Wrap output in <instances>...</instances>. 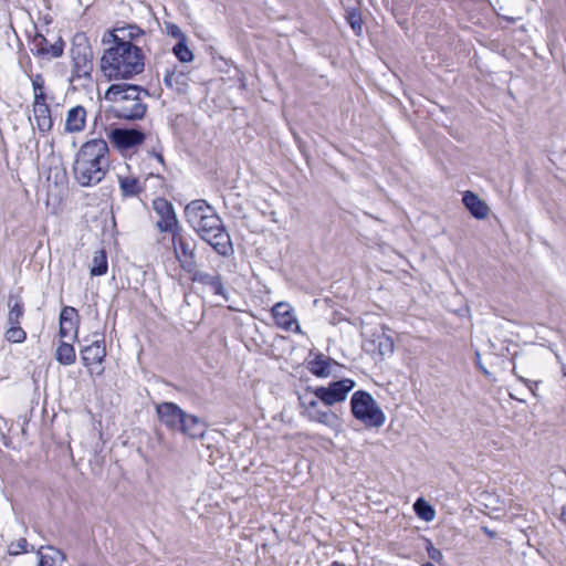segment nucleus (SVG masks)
Returning a JSON list of instances; mask_svg holds the SVG:
<instances>
[{"instance_id": "obj_14", "label": "nucleus", "mask_w": 566, "mask_h": 566, "mask_svg": "<svg viewBox=\"0 0 566 566\" xmlns=\"http://www.w3.org/2000/svg\"><path fill=\"white\" fill-rule=\"evenodd\" d=\"M156 413L163 424L171 430H177L185 411L174 402L164 401L156 406Z\"/></svg>"}, {"instance_id": "obj_11", "label": "nucleus", "mask_w": 566, "mask_h": 566, "mask_svg": "<svg viewBox=\"0 0 566 566\" xmlns=\"http://www.w3.org/2000/svg\"><path fill=\"white\" fill-rule=\"evenodd\" d=\"M364 349L371 355L384 357L394 353L392 337L384 328L374 332L365 342Z\"/></svg>"}, {"instance_id": "obj_28", "label": "nucleus", "mask_w": 566, "mask_h": 566, "mask_svg": "<svg viewBox=\"0 0 566 566\" xmlns=\"http://www.w3.org/2000/svg\"><path fill=\"white\" fill-rule=\"evenodd\" d=\"M32 87H33V104H32V106H39V104H46L44 81L41 75H34L32 77Z\"/></svg>"}, {"instance_id": "obj_20", "label": "nucleus", "mask_w": 566, "mask_h": 566, "mask_svg": "<svg viewBox=\"0 0 566 566\" xmlns=\"http://www.w3.org/2000/svg\"><path fill=\"white\" fill-rule=\"evenodd\" d=\"M191 273L195 282L209 286L214 295L220 296L223 301H228L227 291L223 287L220 275L196 270Z\"/></svg>"}, {"instance_id": "obj_13", "label": "nucleus", "mask_w": 566, "mask_h": 566, "mask_svg": "<svg viewBox=\"0 0 566 566\" xmlns=\"http://www.w3.org/2000/svg\"><path fill=\"white\" fill-rule=\"evenodd\" d=\"M109 139L120 150H127L142 145L145 135L137 129L115 128L109 133Z\"/></svg>"}, {"instance_id": "obj_2", "label": "nucleus", "mask_w": 566, "mask_h": 566, "mask_svg": "<svg viewBox=\"0 0 566 566\" xmlns=\"http://www.w3.org/2000/svg\"><path fill=\"white\" fill-rule=\"evenodd\" d=\"M187 222L208 242L213 250L221 255H229L232 252L230 235L226 231L222 220L214 209L205 200H193L185 208Z\"/></svg>"}, {"instance_id": "obj_18", "label": "nucleus", "mask_w": 566, "mask_h": 566, "mask_svg": "<svg viewBox=\"0 0 566 566\" xmlns=\"http://www.w3.org/2000/svg\"><path fill=\"white\" fill-rule=\"evenodd\" d=\"M87 112L83 106L71 107L65 115L64 132L69 134L81 133L86 126Z\"/></svg>"}, {"instance_id": "obj_27", "label": "nucleus", "mask_w": 566, "mask_h": 566, "mask_svg": "<svg viewBox=\"0 0 566 566\" xmlns=\"http://www.w3.org/2000/svg\"><path fill=\"white\" fill-rule=\"evenodd\" d=\"M8 325H20V321L23 316L22 304L17 298L10 297L8 301Z\"/></svg>"}, {"instance_id": "obj_3", "label": "nucleus", "mask_w": 566, "mask_h": 566, "mask_svg": "<svg viewBox=\"0 0 566 566\" xmlns=\"http://www.w3.org/2000/svg\"><path fill=\"white\" fill-rule=\"evenodd\" d=\"M109 167L108 146L104 139L94 138L84 143L76 154L74 177L82 186L98 184Z\"/></svg>"}, {"instance_id": "obj_37", "label": "nucleus", "mask_w": 566, "mask_h": 566, "mask_svg": "<svg viewBox=\"0 0 566 566\" xmlns=\"http://www.w3.org/2000/svg\"><path fill=\"white\" fill-rule=\"evenodd\" d=\"M350 25L354 30H360V19L356 15L350 17Z\"/></svg>"}, {"instance_id": "obj_7", "label": "nucleus", "mask_w": 566, "mask_h": 566, "mask_svg": "<svg viewBox=\"0 0 566 566\" xmlns=\"http://www.w3.org/2000/svg\"><path fill=\"white\" fill-rule=\"evenodd\" d=\"M355 387V381L344 378L333 381L328 386L316 388V396L321 399L325 407H331L337 402H342L347 398L348 392Z\"/></svg>"}, {"instance_id": "obj_26", "label": "nucleus", "mask_w": 566, "mask_h": 566, "mask_svg": "<svg viewBox=\"0 0 566 566\" xmlns=\"http://www.w3.org/2000/svg\"><path fill=\"white\" fill-rule=\"evenodd\" d=\"M56 360L62 365H72L75 359V350L73 346L67 342H62L56 349Z\"/></svg>"}, {"instance_id": "obj_17", "label": "nucleus", "mask_w": 566, "mask_h": 566, "mask_svg": "<svg viewBox=\"0 0 566 566\" xmlns=\"http://www.w3.org/2000/svg\"><path fill=\"white\" fill-rule=\"evenodd\" d=\"M176 431H180L190 439H202L207 431V424L201 418L185 412L180 427Z\"/></svg>"}, {"instance_id": "obj_8", "label": "nucleus", "mask_w": 566, "mask_h": 566, "mask_svg": "<svg viewBox=\"0 0 566 566\" xmlns=\"http://www.w3.org/2000/svg\"><path fill=\"white\" fill-rule=\"evenodd\" d=\"M172 233V249L180 266L191 273L196 270L195 251L189 240L181 233L180 229Z\"/></svg>"}, {"instance_id": "obj_23", "label": "nucleus", "mask_w": 566, "mask_h": 566, "mask_svg": "<svg viewBox=\"0 0 566 566\" xmlns=\"http://www.w3.org/2000/svg\"><path fill=\"white\" fill-rule=\"evenodd\" d=\"M73 67L74 72L78 76H88L92 71V61L87 48H83V51L78 48L72 50Z\"/></svg>"}, {"instance_id": "obj_39", "label": "nucleus", "mask_w": 566, "mask_h": 566, "mask_svg": "<svg viewBox=\"0 0 566 566\" xmlns=\"http://www.w3.org/2000/svg\"><path fill=\"white\" fill-rule=\"evenodd\" d=\"M331 566H345V565L343 563H340V562H333L331 564Z\"/></svg>"}, {"instance_id": "obj_21", "label": "nucleus", "mask_w": 566, "mask_h": 566, "mask_svg": "<svg viewBox=\"0 0 566 566\" xmlns=\"http://www.w3.org/2000/svg\"><path fill=\"white\" fill-rule=\"evenodd\" d=\"M462 202L470 213L476 219L482 220L488 218L490 214V207L488 203L472 191L464 192Z\"/></svg>"}, {"instance_id": "obj_16", "label": "nucleus", "mask_w": 566, "mask_h": 566, "mask_svg": "<svg viewBox=\"0 0 566 566\" xmlns=\"http://www.w3.org/2000/svg\"><path fill=\"white\" fill-rule=\"evenodd\" d=\"M32 129H38L41 134L49 133L53 127L51 109L48 104L32 106V116L29 117Z\"/></svg>"}, {"instance_id": "obj_29", "label": "nucleus", "mask_w": 566, "mask_h": 566, "mask_svg": "<svg viewBox=\"0 0 566 566\" xmlns=\"http://www.w3.org/2000/svg\"><path fill=\"white\" fill-rule=\"evenodd\" d=\"M44 42H45V39L42 35H39L34 39V44L36 46L39 54L50 55L52 57H59L62 54L63 49H62L61 44L55 43V44L51 45L50 48H46L45 45H43Z\"/></svg>"}, {"instance_id": "obj_34", "label": "nucleus", "mask_w": 566, "mask_h": 566, "mask_svg": "<svg viewBox=\"0 0 566 566\" xmlns=\"http://www.w3.org/2000/svg\"><path fill=\"white\" fill-rule=\"evenodd\" d=\"M28 548V542L25 538H19L15 542H12L8 546V552L10 555H18L20 553L27 552Z\"/></svg>"}, {"instance_id": "obj_30", "label": "nucleus", "mask_w": 566, "mask_h": 566, "mask_svg": "<svg viewBox=\"0 0 566 566\" xmlns=\"http://www.w3.org/2000/svg\"><path fill=\"white\" fill-rule=\"evenodd\" d=\"M413 509L417 515L426 522H431L436 516L433 507L423 499H418Z\"/></svg>"}, {"instance_id": "obj_15", "label": "nucleus", "mask_w": 566, "mask_h": 566, "mask_svg": "<svg viewBox=\"0 0 566 566\" xmlns=\"http://www.w3.org/2000/svg\"><path fill=\"white\" fill-rule=\"evenodd\" d=\"M78 331V314L72 306H65L60 314V331L59 335L62 339H73L77 337Z\"/></svg>"}, {"instance_id": "obj_1", "label": "nucleus", "mask_w": 566, "mask_h": 566, "mask_svg": "<svg viewBox=\"0 0 566 566\" xmlns=\"http://www.w3.org/2000/svg\"><path fill=\"white\" fill-rule=\"evenodd\" d=\"M143 36L136 24L115 27L104 34L108 48L101 57V72L108 81L130 80L144 71L145 55L137 45Z\"/></svg>"}, {"instance_id": "obj_36", "label": "nucleus", "mask_w": 566, "mask_h": 566, "mask_svg": "<svg viewBox=\"0 0 566 566\" xmlns=\"http://www.w3.org/2000/svg\"><path fill=\"white\" fill-rule=\"evenodd\" d=\"M426 549L430 559L436 560L438 563L442 562L443 555L441 551L436 548L430 541H428Z\"/></svg>"}, {"instance_id": "obj_5", "label": "nucleus", "mask_w": 566, "mask_h": 566, "mask_svg": "<svg viewBox=\"0 0 566 566\" xmlns=\"http://www.w3.org/2000/svg\"><path fill=\"white\" fill-rule=\"evenodd\" d=\"M353 416L366 427L379 428L386 422V416L373 396L364 390L354 392L350 399Z\"/></svg>"}, {"instance_id": "obj_38", "label": "nucleus", "mask_w": 566, "mask_h": 566, "mask_svg": "<svg viewBox=\"0 0 566 566\" xmlns=\"http://www.w3.org/2000/svg\"><path fill=\"white\" fill-rule=\"evenodd\" d=\"M562 521L566 524V506L563 507L560 513Z\"/></svg>"}, {"instance_id": "obj_31", "label": "nucleus", "mask_w": 566, "mask_h": 566, "mask_svg": "<svg viewBox=\"0 0 566 566\" xmlns=\"http://www.w3.org/2000/svg\"><path fill=\"white\" fill-rule=\"evenodd\" d=\"M176 57L182 63H189L193 60V53L189 49L187 41L177 42L172 48Z\"/></svg>"}, {"instance_id": "obj_6", "label": "nucleus", "mask_w": 566, "mask_h": 566, "mask_svg": "<svg viewBox=\"0 0 566 566\" xmlns=\"http://www.w3.org/2000/svg\"><path fill=\"white\" fill-rule=\"evenodd\" d=\"M300 406L302 408V415L308 420L322 423L331 429H337L339 426L338 416L326 408L319 406L321 399L316 396V388L311 391L306 390L300 396Z\"/></svg>"}, {"instance_id": "obj_19", "label": "nucleus", "mask_w": 566, "mask_h": 566, "mask_svg": "<svg viewBox=\"0 0 566 566\" xmlns=\"http://www.w3.org/2000/svg\"><path fill=\"white\" fill-rule=\"evenodd\" d=\"M338 368L340 369V366L336 361L323 355H317L307 361V369L319 378H327L335 375Z\"/></svg>"}, {"instance_id": "obj_12", "label": "nucleus", "mask_w": 566, "mask_h": 566, "mask_svg": "<svg viewBox=\"0 0 566 566\" xmlns=\"http://www.w3.org/2000/svg\"><path fill=\"white\" fill-rule=\"evenodd\" d=\"M271 312L277 327L287 332H301L294 310L289 303L277 302L274 304Z\"/></svg>"}, {"instance_id": "obj_10", "label": "nucleus", "mask_w": 566, "mask_h": 566, "mask_svg": "<svg viewBox=\"0 0 566 566\" xmlns=\"http://www.w3.org/2000/svg\"><path fill=\"white\" fill-rule=\"evenodd\" d=\"M153 208L158 220L156 222L157 228L161 232H174L178 228V220L175 214L172 205L164 198H157L153 201Z\"/></svg>"}, {"instance_id": "obj_25", "label": "nucleus", "mask_w": 566, "mask_h": 566, "mask_svg": "<svg viewBox=\"0 0 566 566\" xmlns=\"http://www.w3.org/2000/svg\"><path fill=\"white\" fill-rule=\"evenodd\" d=\"M108 269L107 256L104 250L94 252L91 263V275L99 276L106 274Z\"/></svg>"}, {"instance_id": "obj_22", "label": "nucleus", "mask_w": 566, "mask_h": 566, "mask_svg": "<svg viewBox=\"0 0 566 566\" xmlns=\"http://www.w3.org/2000/svg\"><path fill=\"white\" fill-rule=\"evenodd\" d=\"M164 83L167 87L178 93H185L189 86V76L184 70L175 66L166 71Z\"/></svg>"}, {"instance_id": "obj_4", "label": "nucleus", "mask_w": 566, "mask_h": 566, "mask_svg": "<svg viewBox=\"0 0 566 566\" xmlns=\"http://www.w3.org/2000/svg\"><path fill=\"white\" fill-rule=\"evenodd\" d=\"M145 93L140 86L118 83L111 85L105 94L104 99L109 103L112 113L124 119H139L146 113V104L142 94Z\"/></svg>"}, {"instance_id": "obj_9", "label": "nucleus", "mask_w": 566, "mask_h": 566, "mask_svg": "<svg viewBox=\"0 0 566 566\" xmlns=\"http://www.w3.org/2000/svg\"><path fill=\"white\" fill-rule=\"evenodd\" d=\"M105 356L106 349L103 340L99 339L94 340L81 350L82 361L91 376H101L104 373L103 361Z\"/></svg>"}, {"instance_id": "obj_32", "label": "nucleus", "mask_w": 566, "mask_h": 566, "mask_svg": "<svg viewBox=\"0 0 566 566\" xmlns=\"http://www.w3.org/2000/svg\"><path fill=\"white\" fill-rule=\"evenodd\" d=\"M119 185L123 193L126 196L136 195L140 190L138 180L133 177H120Z\"/></svg>"}, {"instance_id": "obj_24", "label": "nucleus", "mask_w": 566, "mask_h": 566, "mask_svg": "<svg viewBox=\"0 0 566 566\" xmlns=\"http://www.w3.org/2000/svg\"><path fill=\"white\" fill-rule=\"evenodd\" d=\"M39 562L38 566H62L64 562V554L54 547H41L38 552Z\"/></svg>"}, {"instance_id": "obj_35", "label": "nucleus", "mask_w": 566, "mask_h": 566, "mask_svg": "<svg viewBox=\"0 0 566 566\" xmlns=\"http://www.w3.org/2000/svg\"><path fill=\"white\" fill-rule=\"evenodd\" d=\"M166 29H167V33L169 35H171L172 38L177 39L178 42L187 41V36L185 35V33L181 31V29L178 25L169 23V24H167Z\"/></svg>"}, {"instance_id": "obj_40", "label": "nucleus", "mask_w": 566, "mask_h": 566, "mask_svg": "<svg viewBox=\"0 0 566 566\" xmlns=\"http://www.w3.org/2000/svg\"><path fill=\"white\" fill-rule=\"evenodd\" d=\"M423 566H434V565H432L431 563H426V564H423Z\"/></svg>"}, {"instance_id": "obj_33", "label": "nucleus", "mask_w": 566, "mask_h": 566, "mask_svg": "<svg viewBox=\"0 0 566 566\" xmlns=\"http://www.w3.org/2000/svg\"><path fill=\"white\" fill-rule=\"evenodd\" d=\"M4 337L10 343L20 344L27 338V333L20 327V325H9L4 333Z\"/></svg>"}]
</instances>
